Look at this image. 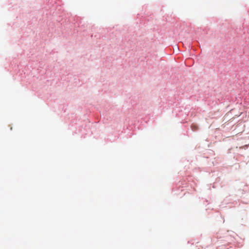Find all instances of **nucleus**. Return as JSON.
<instances>
[{
    "mask_svg": "<svg viewBox=\"0 0 249 249\" xmlns=\"http://www.w3.org/2000/svg\"><path fill=\"white\" fill-rule=\"evenodd\" d=\"M191 128L193 131H196L198 129V126L196 124H192L191 125Z\"/></svg>",
    "mask_w": 249,
    "mask_h": 249,
    "instance_id": "nucleus-1",
    "label": "nucleus"
}]
</instances>
